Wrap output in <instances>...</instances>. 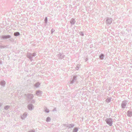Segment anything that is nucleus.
Here are the masks:
<instances>
[{
	"mask_svg": "<svg viewBox=\"0 0 132 132\" xmlns=\"http://www.w3.org/2000/svg\"><path fill=\"white\" fill-rule=\"evenodd\" d=\"M36 55V53H29L27 54V57L31 61H32L33 60L32 57Z\"/></svg>",
	"mask_w": 132,
	"mask_h": 132,
	"instance_id": "obj_1",
	"label": "nucleus"
},
{
	"mask_svg": "<svg viewBox=\"0 0 132 132\" xmlns=\"http://www.w3.org/2000/svg\"><path fill=\"white\" fill-rule=\"evenodd\" d=\"M105 121L107 124L110 126H111L112 125L113 122L112 119L110 118H107L105 120Z\"/></svg>",
	"mask_w": 132,
	"mask_h": 132,
	"instance_id": "obj_2",
	"label": "nucleus"
},
{
	"mask_svg": "<svg viewBox=\"0 0 132 132\" xmlns=\"http://www.w3.org/2000/svg\"><path fill=\"white\" fill-rule=\"evenodd\" d=\"M127 104V102L125 100L123 101L121 104V106L122 108H125Z\"/></svg>",
	"mask_w": 132,
	"mask_h": 132,
	"instance_id": "obj_3",
	"label": "nucleus"
},
{
	"mask_svg": "<svg viewBox=\"0 0 132 132\" xmlns=\"http://www.w3.org/2000/svg\"><path fill=\"white\" fill-rule=\"evenodd\" d=\"M11 36L9 35H5L2 36V38L3 39H10L11 38Z\"/></svg>",
	"mask_w": 132,
	"mask_h": 132,
	"instance_id": "obj_4",
	"label": "nucleus"
},
{
	"mask_svg": "<svg viewBox=\"0 0 132 132\" xmlns=\"http://www.w3.org/2000/svg\"><path fill=\"white\" fill-rule=\"evenodd\" d=\"M25 95L27 96V98L29 99H31L34 97L33 95L31 94H29L27 95L25 94Z\"/></svg>",
	"mask_w": 132,
	"mask_h": 132,
	"instance_id": "obj_5",
	"label": "nucleus"
},
{
	"mask_svg": "<svg viewBox=\"0 0 132 132\" xmlns=\"http://www.w3.org/2000/svg\"><path fill=\"white\" fill-rule=\"evenodd\" d=\"M28 109L30 110H32L34 109V106L32 104H30L28 105Z\"/></svg>",
	"mask_w": 132,
	"mask_h": 132,
	"instance_id": "obj_6",
	"label": "nucleus"
},
{
	"mask_svg": "<svg viewBox=\"0 0 132 132\" xmlns=\"http://www.w3.org/2000/svg\"><path fill=\"white\" fill-rule=\"evenodd\" d=\"M112 20L111 18H108L106 20V22L107 24H110L112 22Z\"/></svg>",
	"mask_w": 132,
	"mask_h": 132,
	"instance_id": "obj_7",
	"label": "nucleus"
},
{
	"mask_svg": "<svg viewBox=\"0 0 132 132\" xmlns=\"http://www.w3.org/2000/svg\"><path fill=\"white\" fill-rule=\"evenodd\" d=\"M6 84V82L4 80H1L0 82V85L3 87L5 86Z\"/></svg>",
	"mask_w": 132,
	"mask_h": 132,
	"instance_id": "obj_8",
	"label": "nucleus"
},
{
	"mask_svg": "<svg viewBox=\"0 0 132 132\" xmlns=\"http://www.w3.org/2000/svg\"><path fill=\"white\" fill-rule=\"evenodd\" d=\"M65 127H68L69 128H73L74 126V125L73 124H67L65 125Z\"/></svg>",
	"mask_w": 132,
	"mask_h": 132,
	"instance_id": "obj_9",
	"label": "nucleus"
},
{
	"mask_svg": "<svg viewBox=\"0 0 132 132\" xmlns=\"http://www.w3.org/2000/svg\"><path fill=\"white\" fill-rule=\"evenodd\" d=\"M27 113L25 112L21 116V118L22 119H24L26 118L27 117Z\"/></svg>",
	"mask_w": 132,
	"mask_h": 132,
	"instance_id": "obj_10",
	"label": "nucleus"
},
{
	"mask_svg": "<svg viewBox=\"0 0 132 132\" xmlns=\"http://www.w3.org/2000/svg\"><path fill=\"white\" fill-rule=\"evenodd\" d=\"M42 94V92L40 90H37L36 92V94L38 96H41Z\"/></svg>",
	"mask_w": 132,
	"mask_h": 132,
	"instance_id": "obj_11",
	"label": "nucleus"
},
{
	"mask_svg": "<svg viewBox=\"0 0 132 132\" xmlns=\"http://www.w3.org/2000/svg\"><path fill=\"white\" fill-rule=\"evenodd\" d=\"M76 78L77 77L76 76H74L73 77L72 80L70 81V83L72 84L76 82Z\"/></svg>",
	"mask_w": 132,
	"mask_h": 132,
	"instance_id": "obj_12",
	"label": "nucleus"
},
{
	"mask_svg": "<svg viewBox=\"0 0 132 132\" xmlns=\"http://www.w3.org/2000/svg\"><path fill=\"white\" fill-rule=\"evenodd\" d=\"M127 114L128 117H131L132 116V111H128L127 113Z\"/></svg>",
	"mask_w": 132,
	"mask_h": 132,
	"instance_id": "obj_13",
	"label": "nucleus"
},
{
	"mask_svg": "<svg viewBox=\"0 0 132 132\" xmlns=\"http://www.w3.org/2000/svg\"><path fill=\"white\" fill-rule=\"evenodd\" d=\"M76 22V21L75 19H72L70 21V23L72 24H74Z\"/></svg>",
	"mask_w": 132,
	"mask_h": 132,
	"instance_id": "obj_14",
	"label": "nucleus"
},
{
	"mask_svg": "<svg viewBox=\"0 0 132 132\" xmlns=\"http://www.w3.org/2000/svg\"><path fill=\"white\" fill-rule=\"evenodd\" d=\"M104 55L103 54H102L100 55L99 58L101 60H103L104 57Z\"/></svg>",
	"mask_w": 132,
	"mask_h": 132,
	"instance_id": "obj_15",
	"label": "nucleus"
},
{
	"mask_svg": "<svg viewBox=\"0 0 132 132\" xmlns=\"http://www.w3.org/2000/svg\"><path fill=\"white\" fill-rule=\"evenodd\" d=\"M58 56L59 58L62 59L63 58L64 55L63 54H61L60 53L58 55Z\"/></svg>",
	"mask_w": 132,
	"mask_h": 132,
	"instance_id": "obj_16",
	"label": "nucleus"
},
{
	"mask_svg": "<svg viewBox=\"0 0 132 132\" xmlns=\"http://www.w3.org/2000/svg\"><path fill=\"white\" fill-rule=\"evenodd\" d=\"M20 34V33L19 32H14V35L16 36H19Z\"/></svg>",
	"mask_w": 132,
	"mask_h": 132,
	"instance_id": "obj_17",
	"label": "nucleus"
},
{
	"mask_svg": "<svg viewBox=\"0 0 132 132\" xmlns=\"http://www.w3.org/2000/svg\"><path fill=\"white\" fill-rule=\"evenodd\" d=\"M40 84L39 82H38L36 83L35 85V86L37 88L38 87H39V86Z\"/></svg>",
	"mask_w": 132,
	"mask_h": 132,
	"instance_id": "obj_18",
	"label": "nucleus"
},
{
	"mask_svg": "<svg viewBox=\"0 0 132 132\" xmlns=\"http://www.w3.org/2000/svg\"><path fill=\"white\" fill-rule=\"evenodd\" d=\"M10 106L9 105H6L4 106V109L5 110H8L10 108Z\"/></svg>",
	"mask_w": 132,
	"mask_h": 132,
	"instance_id": "obj_19",
	"label": "nucleus"
},
{
	"mask_svg": "<svg viewBox=\"0 0 132 132\" xmlns=\"http://www.w3.org/2000/svg\"><path fill=\"white\" fill-rule=\"evenodd\" d=\"M45 111L47 113H48L49 112V110L48 109H47L46 108H44Z\"/></svg>",
	"mask_w": 132,
	"mask_h": 132,
	"instance_id": "obj_20",
	"label": "nucleus"
},
{
	"mask_svg": "<svg viewBox=\"0 0 132 132\" xmlns=\"http://www.w3.org/2000/svg\"><path fill=\"white\" fill-rule=\"evenodd\" d=\"M78 130V128L77 127H75L74 128L73 132H77Z\"/></svg>",
	"mask_w": 132,
	"mask_h": 132,
	"instance_id": "obj_21",
	"label": "nucleus"
},
{
	"mask_svg": "<svg viewBox=\"0 0 132 132\" xmlns=\"http://www.w3.org/2000/svg\"><path fill=\"white\" fill-rule=\"evenodd\" d=\"M111 98H108L106 100V101L107 102L109 103V102L111 101Z\"/></svg>",
	"mask_w": 132,
	"mask_h": 132,
	"instance_id": "obj_22",
	"label": "nucleus"
},
{
	"mask_svg": "<svg viewBox=\"0 0 132 132\" xmlns=\"http://www.w3.org/2000/svg\"><path fill=\"white\" fill-rule=\"evenodd\" d=\"M51 120V118H50L49 117H48L46 119V121L47 122H48L49 121H50Z\"/></svg>",
	"mask_w": 132,
	"mask_h": 132,
	"instance_id": "obj_23",
	"label": "nucleus"
},
{
	"mask_svg": "<svg viewBox=\"0 0 132 132\" xmlns=\"http://www.w3.org/2000/svg\"><path fill=\"white\" fill-rule=\"evenodd\" d=\"M45 22L46 24L47 22V21H48V19H47V17H46L45 18Z\"/></svg>",
	"mask_w": 132,
	"mask_h": 132,
	"instance_id": "obj_24",
	"label": "nucleus"
},
{
	"mask_svg": "<svg viewBox=\"0 0 132 132\" xmlns=\"http://www.w3.org/2000/svg\"><path fill=\"white\" fill-rule=\"evenodd\" d=\"M80 34L82 36H84V34L82 32H79Z\"/></svg>",
	"mask_w": 132,
	"mask_h": 132,
	"instance_id": "obj_25",
	"label": "nucleus"
},
{
	"mask_svg": "<svg viewBox=\"0 0 132 132\" xmlns=\"http://www.w3.org/2000/svg\"><path fill=\"white\" fill-rule=\"evenodd\" d=\"M9 40L10 41H12V42H13L14 41V39H13V38H10V39H9Z\"/></svg>",
	"mask_w": 132,
	"mask_h": 132,
	"instance_id": "obj_26",
	"label": "nucleus"
},
{
	"mask_svg": "<svg viewBox=\"0 0 132 132\" xmlns=\"http://www.w3.org/2000/svg\"><path fill=\"white\" fill-rule=\"evenodd\" d=\"M54 31L55 30L53 29H52L51 30V34H53Z\"/></svg>",
	"mask_w": 132,
	"mask_h": 132,
	"instance_id": "obj_27",
	"label": "nucleus"
},
{
	"mask_svg": "<svg viewBox=\"0 0 132 132\" xmlns=\"http://www.w3.org/2000/svg\"><path fill=\"white\" fill-rule=\"evenodd\" d=\"M5 46H3L2 45H0V48H4L5 47Z\"/></svg>",
	"mask_w": 132,
	"mask_h": 132,
	"instance_id": "obj_28",
	"label": "nucleus"
},
{
	"mask_svg": "<svg viewBox=\"0 0 132 132\" xmlns=\"http://www.w3.org/2000/svg\"><path fill=\"white\" fill-rule=\"evenodd\" d=\"M35 130H31L29 131L28 132H35Z\"/></svg>",
	"mask_w": 132,
	"mask_h": 132,
	"instance_id": "obj_29",
	"label": "nucleus"
},
{
	"mask_svg": "<svg viewBox=\"0 0 132 132\" xmlns=\"http://www.w3.org/2000/svg\"><path fill=\"white\" fill-rule=\"evenodd\" d=\"M85 61L86 62L88 60V59L87 58H86L85 59Z\"/></svg>",
	"mask_w": 132,
	"mask_h": 132,
	"instance_id": "obj_30",
	"label": "nucleus"
},
{
	"mask_svg": "<svg viewBox=\"0 0 132 132\" xmlns=\"http://www.w3.org/2000/svg\"><path fill=\"white\" fill-rule=\"evenodd\" d=\"M79 69V68L78 67H77L76 68V69L77 70H78Z\"/></svg>",
	"mask_w": 132,
	"mask_h": 132,
	"instance_id": "obj_31",
	"label": "nucleus"
},
{
	"mask_svg": "<svg viewBox=\"0 0 132 132\" xmlns=\"http://www.w3.org/2000/svg\"><path fill=\"white\" fill-rule=\"evenodd\" d=\"M55 109H54V110H55Z\"/></svg>",
	"mask_w": 132,
	"mask_h": 132,
	"instance_id": "obj_32",
	"label": "nucleus"
},
{
	"mask_svg": "<svg viewBox=\"0 0 132 132\" xmlns=\"http://www.w3.org/2000/svg\"><path fill=\"white\" fill-rule=\"evenodd\" d=\"M55 109H54V110H55Z\"/></svg>",
	"mask_w": 132,
	"mask_h": 132,
	"instance_id": "obj_33",
	"label": "nucleus"
}]
</instances>
